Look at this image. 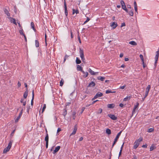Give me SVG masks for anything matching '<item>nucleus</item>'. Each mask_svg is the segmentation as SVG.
I'll return each mask as SVG.
<instances>
[{"mask_svg":"<svg viewBox=\"0 0 159 159\" xmlns=\"http://www.w3.org/2000/svg\"><path fill=\"white\" fill-rule=\"evenodd\" d=\"M143 140V138L141 137L139 138L138 139L136 140L134 143L133 148L136 149L139 146L140 143Z\"/></svg>","mask_w":159,"mask_h":159,"instance_id":"1","label":"nucleus"},{"mask_svg":"<svg viewBox=\"0 0 159 159\" xmlns=\"http://www.w3.org/2000/svg\"><path fill=\"white\" fill-rule=\"evenodd\" d=\"M13 142L12 140H10L7 147L5 148L3 150V153H5L9 151L11 147Z\"/></svg>","mask_w":159,"mask_h":159,"instance_id":"2","label":"nucleus"},{"mask_svg":"<svg viewBox=\"0 0 159 159\" xmlns=\"http://www.w3.org/2000/svg\"><path fill=\"white\" fill-rule=\"evenodd\" d=\"M103 95V94L101 92H98L97 93L96 95L94 96L93 98L92 99V100H94V99L97 98L101 97Z\"/></svg>","mask_w":159,"mask_h":159,"instance_id":"3","label":"nucleus"},{"mask_svg":"<svg viewBox=\"0 0 159 159\" xmlns=\"http://www.w3.org/2000/svg\"><path fill=\"white\" fill-rule=\"evenodd\" d=\"M23 111V109H22L20 112L19 113V116L17 117V118L16 119H15V123H17V122H18V120L21 117Z\"/></svg>","mask_w":159,"mask_h":159,"instance_id":"4","label":"nucleus"},{"mask_svg":"<svg viewBox=\"0 0 159 159\" xmlns=\"http://www.w3.org/2000/svg\"><path fill=\"white\" fill-rule=\"evenodd\" d=\"M150 88L151 86L150 85H148L146 89L145 94L144 98H145L148 96L149 92L150 89Z\"/></svg>","mask_w":159,"mask_h":159,"instance_id":"5","label":"nucleus"},{"mask_svg":"<svg viewBox=\"0 0 159 159\" xmlns=\"http://www.w3.org/2000/svg\"><path fill=\"white\" fill-rule=\"evenodd\" d=\"M64 9H65V13L66 16H67L68 15V11L67 10V8L66 7V3L65 1V0L64 2Z\"/></svg>","mask_w":159,"mask_h":159,"instance_id":"6","label":"nucleus"},{"mask_svg":"<svg viewBox=\"0 0 159 159\" xmlns=\"http://www.w3.org/2000/svg\"><path fill=\"white\" fill-rule=\"evenodd\" d=\"M139 105L138 102H137L136 103V105H135L134 107V108L132 111V115H133L135 113V110L138 108V107Z\"/></svg>","mask_w":159,"mask_h":159,"instance_id":"7","label":"nucleus"},{"mask_svg":"<svg viewBox=\"0 0 159 159\" xmlns=\"http://www.w3.org/2000/svg\"><path fill=\"white\" fill-rule=\"evenodd\" d=\"M110 26L113 29H114L117 26V23L114 22L111 24Z\"/></svg>","mask_w":159,"mask_h":159,"instance_id":"8","label":"nucleus"},{"mask_svg":"<svg viewBox=\"0 0 159 159\" xmlns=\"http://www.w3.org/2000/svg\"><path fill=\"white\" fill-rule=\"evenodd\" d=\"M80 56L81 59H83V57H84L83 50L80 48Z\"/></svg>","mask_w":159,"mask_h":159,"instance_id":"9","label":"nucleus"},{"mask_svg":"<svg viewBox=\"0 0 159 159\" xmlns=\"http://www.w3.org/2000/svg\"><path fill=\"white\" fill-rule=\"evenodd\" d=\"M89 72L92 75H97L98 72H95L93 71L91 69L89 68L88 70Z\"/></svg>","mask_w":159,"mask_h":159,"instance_id":"10","label":"nucleus"},{"mask_svg":"<svg viewBox=\"0 0 159 159\" xmlns=\"http://www.w3.org/2000/svg\"><path fill=\"white\" fill-rule=\"evenodd\" d=\"M108 116L110 118L113 120H115L117 118V117H116L114 115L108 114Z\"/></svg>","mask_w":159,"mask_h":159,"instance_id":"11","label":"nucleus"},{"mask_svg":"<svg viewBox=\"0 0 159 159\" xmlns=\"http://www.w3.org/2000/svg\"><path fill=\"white\" fill-rule=\"evenodd\" d=\"M159 55V51H157L156 52V54L155 57V63H156L157 62L158 60V57Z\"/></svg>","mask_w":159,"mask_h":159,"instance_id":"12","label":"nucleus"},{"mask_svg":"<svg viewBox=\"0 0 159 159\" xmlns=\"http://www.w3.org/2000/svg\"><path fill=\"white\" fill-rule=\"evenodd\" d=\"M60 148L61 147L60 146H58L56 147L53 152V154H55L56 153L58 152V151L60 150Z\"/></svg>","mask_w":159,"mask_h":159,"instance_id":"13","label":"nucleus"},{"mask_svg":"<svg viewBox=\"0 0 159 159\" xmlns=\"http://www.w3.org/2000/svg\"><path fill=\"white\" fill-rule=\"evenodd\" d=\"M120 3L121 5L122 8L123 9L126 8L125 3L123 1L121 0L120 2Z\"/></svg>","mask_w":159,"mask_h":159,"instance_id":"14","label":"nucleus"},{"mask_svg":"<svg viewBox=\"0 0 159 159\" xmlns=\"http://www.w3.org/2000/svg\"><path fill=\"white\" fill-rule=\"evenodd\" d=\"M77 130V127L75 125V126L74 130H73V132H72V133L70 134V136H71L75 134Z\"/></svg>","mask_w":159,"mask_h":159,"instance_id":"15","label":"nucleus"},{"mask_svg":"<svg viewBox=\"0 0 159 159\" xmlns=\"http://www.w3.org/2000/svg\"><path fill=\"white\" fill-rule=\"evenodd\" d=\"M9 18L10 20V21L11 22L13 23V24H15L16 25H17L16 20L15 19L11 18V17H9Z\"/></svg>","mask_w":159,"mask_h":159,"instance_id":"16","label":"nucleus"},{"mask_svg":"<svg viewBox=\"0 0 159 159\" xmlns=\"http://www.w3.org/2000/svg\"><path fill=\"white\" fill-rule=\"evenodd\" d=\"M20 102L23 103V105L24 106H25L26 104V100L25 99L21 98L20 101Z\"/></svg>","mask_w":159,"mask_h":159,"instance_id":"17","label":"nucleus"},{"mask_svg":"<svg viewBox=\"0 0 159 159\" xmlns=\"http://www.w3.org/2000/svg\"><path fill=\"white\" fill-rule=\"evenodd\" d=\"M82 72L84 74L83 77L86 78L88 75V73L87 72H85L84 70H82Z\"/></svg>","mask_w":159,"mask_h":159,"instance_id":"18","label":"nucleus"},{"mask_svg":"<svg viewBox=\"0 0 159 159\" xmlns=\"http://www.w3.org/2000/svg\"><path fill=\"white\" fill-rule=\"evenodd\" d=\"M122 131H120V132L117 135L116 137L115 138V139L118 141V140L119 139V138L121 133H122Z\"/></svg>","mask_w":159,"mask_h":159,"instance_id":"19","label":"nucleus"},{"mask_svg":"<svg viewBox=\"0 0 159 159\" xmlns=\"http://www.w3.org/2000/svg\"><path fill=\"white\" fill-rule=\"evenodd\" d=\"M4 11L5 13L7 15V16L9 17L10 16V14L8 12V11L6 9H4Z\"/></svg>","mask_w":159,"mask_h":159,"instance_id":"20","label":"nucleus"},{"mask_svg":"<svg viewBox=\"0 0 159 159\" xmlns=\"http://www.w3.org/2000/svg\"><path fill=\"white\" fill-rule=\"evenodd\" d=\"M28 92L27 91V89L26 91L24 92L23 95V97L25 99L27 97V96H28Z\"/></svg>","mask_w":159,"mask_h":159,"instance_id":"21","label":"nucleus"},{"mask_svg":"<svg viewBox=\"0 0 159 159\" xmlns=\"http://www.w3.org/2000/svg\"><path fill=\"white\" fill-rule=\"evenodd\" d=\"M129 43L133 46H136L137 45L136 43L134 41H131L129 42Z\"/></svg>","mask_w":159,"mask_h":159,"instance_id":"22","label":"nucleus"},{"mask_svg":"<svg viewBox=\"0 0 159 159\" xmlns=\"http://www.w3.org/2000/svg\"><path fill=\"white\" fill-rule=\"evenodd\" d=\"M115 107V105L113 104H108L107 105V107L109 108H113Z\"/></svg>","mask_w":159,"mask_h":159,"instance_id":"23","label":"nucleus"},{"mask_svg":"<svg viewBox=\"0 0 159 159\" xmlns=\"http://www.w3.org/2000/svg\"><path fill=\"white\" fill-rule=\"evenodd\" d=\"M31 28L34 31H36V30L34 28V23L33 22H31Z\"/></svg>","mask_w":159,"mask_h":159,"instance_id":"24","label":"nucleus"},{"mask_svg":"<svg viewBox=\"0 0 159 159\" xmlns=\"http://www.w3.org/2000/svg\"><path fill=\"white\" fill-rule=\"evenodd\" d=\"M133 9L132 8L131 9V10L129 11L128 13L129 14V15L131 16H133Z\"/></svg>","mask_w":159,"mask_h":159,"instance_id":"25","label":"nucleus"},{"mask_svg":"<svg viewBox=\"0 0 159 159\" xmlns=\"http://www.w3.org/2000/svg\"><path fill=\"white\" fill-rule=\"evenodd\" d=\"M48 133H47L46 135L45 138V140L46 141V143L48 142Z\"/></svg>","mask_w":159,"mask_h":159,"instance_id":"26","label":"nucleus"},{"mask_svg":"<svg viewBox=\"0 0 159 159\" xmlns=\"http://www.w3.org/2000/svg\"><path fill=\"white\" fill-rule=\"evenodd\" d=\"M76 62L77 64H79L81 63V61L78 57H77L76 60Z\"/></svg>","mask_w":159,"mask_h":159,"instance_id":"27","label":"nucleus"},{"mask_svg":"<svg viewBox=\"0 0 159 159\" xmlns=\"http://www.w3.org/2000/svg\"><path fill=\"white\" fill-rule=\"evenodd\" d=\"M95 85V83L93 82H92L89 84L88 86H92L93 87Z\"/></svg>","mask_w":159,"mask_h":159,"instance_id":"28","label":"nucleus"},{"mask_svg":"<svg viewBox=\"0 0 159 159\" xmlns=\"http://www.w3.org/2000/svg\"><path fill=\"white\" fill-rule=\"evenodd\" d=\"M106 133L108 134H111V130L109 129H107L106 130Z\"/></svg>","mask_w":159,"mask_h":159,"instance_id":"29","label":"nucleus"},{"mask_svg":"<svg viewBox=\"0 0 159 159\" xmlns=\"http://www.w3.org/2000/svg\"><path fill=\"white\" fill-rule=\"evenodd\" d=\"M35 46L36 47L38 48L39 46V43L38 40H35Z\"/></svg>","mask_w":159,"mask_h":159,"instance_id":"30","label":"nucleus"},{"mask_svg":"<svg viewBox=\"0 0 159 159\" xmlns=\"http://www.w3.org/2000/svg\"><path fill=\"white\" fill-rule=\"evenodd\" d=\"M115 91H111V90H106V94H108L110 93H115Z\"/></svg>","mask_w":159,"mask_h":159,"instance_id":"31","label":"nucleus"},{"mask_svg":"<svg viewBox=\"0 0 159 159\" xmlns=\"http://www.w3.org/2000/svg\"><path fill=\"white\" fill-rule=\"evenodd\" d=\"M77 70H78L81 71L82 70H82V68L81 66L79 65L77 66Z\"/></svg>","mask_w":159,"mask_h":159,"instance_id":"32","label":"nucleus"},{"mask_svg":"<svg viewBox=\"0 0 159 159\" xmlns=\"http://www.w3.org/2000/svg\"><path fill=\"white\" fill-rule=\"evenodd\" d=\"M98 79L102 81H103L105 79V77L102 76H99L98 77Z\"/></svg>","mask_w":159,"mask_h":159,"instance_id":"33","label":"nucleus"},{"mask_svg":"<svg viewBox=\"0 0 159 159\" xmlns=\"http://www.w3.org/2000/svg\"><path fill=\"white\" fill-rule=\"evenodd\" d=\"M64 80L62 79H61L60 83V86H62L64 84Z\"/></svg>","mask_w":159,"mask_h":159,"instance_id":"34","label":"nucleus"},{"mask_svg":"<svg viewBox=\"0 0 159 159\" xmlns=\"http://www.w3.org/2000/svg\"><path fill=\"white\" fill-rule=\"evenodd\" d=\"M21 29V30H20L19 31L20 34L21 35H25V34H24V31H23V30L22 29V28Z\"/></svg>","mask_w":159,"mask_h":159,"instance_id":"35","label":"nucleus"},{"mask_svg":"<svg viewBox=\"0 0 159 159\" xmlns=\"http://www.w3.org/2000/svg\"><path fill=\"white\" fill-rule=\"evenodd\" d=\"M139 57H140V58H141V60H142L143 63H144V59H143V55L142 54H140L139 55Z\"/></svg>","mask_w":159,"mask_h":159,"instance_id":"36","label":"nucleus"},{"mask_svg":"<svg viewBox=\"0 0 159 159\" xmlns=\"http://www.w3.org/2000/svg\"><path fill=\"white\" fill-rule=\"evenodd\" d=\"M76 13V14H77L79 13V11L78 10H75V9H73V12H72V14H74L75 13Z\"/></svg>","mask_w":159,"mask_h":159,"instance_id":"37","label":"nucleus"},{"mask_svg":"<svg viewBox=\"0 0 159 159\" xmlns=\"http://www.w3.org/2000/svg\"><path fill=\"white\" fill-rule=\"evenodd\" d=\"M46 108V105L45 104H44L42 110V113H43L44 111L45 110Z\"/></svg>","mask_w":159,"mask_h":159,"instance_id":"38","label":"nucleus"},{"mask_svg":"<svg viewBox=\"0 0 159 159\" xmlns=\"http://www.w3.org/2000/svg\"><path fill=\"white\" fill-rule=\"evenodd\" d=\"M130 98L129 96H127L124 99L123 101H126L128 99H129Z\"/></svg>","mask_w":159,"mask_h":159,"instance_id":"39","label":"nucleus"},{"mask_svg":"<svg viewBox=\"0 0 159 159\" xmlns=\"http://www.w3.org/2000/svg\"><path fill=\"white\" fill-rule=\"evenodd\" d=\"M153 131H154V129L152 128H151L149 129H148V132H151Z\"/></svg>","mask_w":159,"mask_h":159,"instance_id":"40","label":"nucleus"},{"mask_svg":"<svg viewBox=\"0 0 159 159\" xmlns=\"http://www.w3.org/2000/svg\"><path fill=\"white\" fill-rule=\"evenodd\" d=\"M102 108H99L98 109V111L97 113L98 114L101 113H102Z\"/></svg>","mask_w":159,"mask_h":159,"instance_id":"41","label":"nucleus"},{"mask_svg":"<svg viewBox=\"0 0 159 159\" xmlns=\"http://www.w3.org/2000/svg\"><path fill=\"white\" fill-rule=\"evenodd\" d=\"M90 20V19L89 17H88L87 18L86 20L84 23L83 25H84V24H85L86 23L88 22Z\"/></svg>","mask_w":159,"mask_h":159,"instance_id":"42","label":"nucleus"},{"mask_svg":"<svg viewBox=\"0 0 159 159\" xmlns=\"http://www.w3.org/2000/svg\"><path fill=\"white\" fill-rule=\"evenodd\" d=\"M117 140H115L114 139V142L113 143V144L112 146V148H113V147H114V145H115V144L117 142Z\"/></svg>","mask_w":159,"mask_h":159,"instance_id":"43","label":"nucleus"},{"mask_svg":"<svg viewBox=\"0 0 159 159\" xmlns=\"http://www.w3.org/2000/svg\"><path fill=\"white\" fill-rule=\"evenodd\" d=\"M126 85H124L123 86H120L119 88L120 89H123L125 88V87H126Z\"/></svg>","mask_w":159,"mask_h":159,"instance_id":"44","label":"nucleus"},{"mask_svg":"<svg viewBox=\"0 0 159 159\" xmlns=\"http://www.w3.org/2000/svg\"><path fill=\"white\" fill-rule=\"evenodd\" d=\"M65 111H64V112L63 113V115L64 116H66L67 114V111L66 110H65Z\"/></svg>","mask_w":159,"mask_h":159,"instance_id":"45","label":"nucleus"},{"mask_svg":"<svg viewBox=\"0 0 159 159\" xmlns=\"http://www.w3.org/2000/svg\"><path fill=\"white\" fill-rule=\"evenodd\" d=\"M132 159H137V157L135 155H134Z\"/></svg>","mask_w":159,"mask_h":159,"instance_id":"46","label":"nucleus"},{"mask_svg":"<svg viewBox=\"0 0 159 159\" xmlns=\"http://www.w3.org/2000/svg\"><path fill=\"white\" fill-rule=\"evenodd\" d=\"M85 109V107H83L82 108V109H81V113L82 114L84 111V109Z\"/></svg>","mask_w":159,"mask_h":159,"instance_id":"47","label":"nucleus"},{"mask_svg":"<svg viewBox=\"0 0 159 159\" xmlns=\"http://www.w3.org/2000/svg\"><path fill=\"white\" fill-rule=\"evenodd\" d=\"M15 131V130H14L11 133V136L12 137L14 135V133Z\"/></svg>","mask_w":159,"mask_h":159,"instance_id":"48","label":"nucleus"},{"mask_svg":"<svg viewBox=\"0 0 159 159\" xmlns=\"http://www.w3.org/2000/svg\"><path fill=\"white\" fill-rule=\"evenodd\" d=\"M150 151H152L154 149V147L153 146H151L150 148Z\"/></svg>","mask_w":159,"mask_h":159,"instance_id":"49","label":"nucleus"},{"mask_svg":"<svg viewBox=\"0 0 159 159\" xmlns=\"http://www.w3.org/2000/svg\"><path fill=\"white\" fill-rule=\"evenodd\" d=\"M32 98L33 99H34V90L32 91Z\"/></svg>","mask_w":159,"mask_h":159,"instance_id":"50","label":"nucleus"},{"mask_svg":"<svg viewBox=\"0 0 159 159\" xmlns=\"http://www.w3.org/2000/svg\"><path fill=\"white\" fill-rule=\"evenodd\" d=\"M124 143H123L122 145L121 148H120V150H121V151H122V149H123V146H124Z\"/></svg>","mask_w":159,"mask_h":159,"instance_id":"51","label":"nucleus"},{"mask_svg":"<svg viewBox=\"0 0 159 159\" xmlns=\"http://www.w3.org/2000/svg\"><path fill=\"white\" fill-rule=\"evenodd\" d=\"M98 100H96L92 102V104H94L96 102H98Z\"/></svg>","mask_w":159,"mask_h":159,"instance_id":"52","label":"nucleus"},{"mask_svg":"<svg viewBox=\"0 0 159 159\" xmlns=\"http://www.w3.org/2000/svg\"><path fill=\"white\" fill-rule=\"evenodd\" d=\"M123 10L127 12V13H128L129 12V11L126 8H125L123 9Z\"/></svg>","mask_w":159,"mask_h":159,"instance_id":"53","label":"nucleus"},{"mask_svg":"<svg viewBox=\"0 0 159 159\" xmlns=\"http://www.w3.org/2000/svg\"><path fill=\"white\" fill-rule=\"evenodd\" d=\"M134 7H137V4L135 1L134 2Z\"/></svg>","mask_w":159,"mask_h":159,"instance_id":"54","label":"nucleus"},{"mask_svg":"<svg viewBox=\"0 0 159 159\" xmlns=\"http://www.w3.org/2000/svg\"><path fill=\"white\" fill-rule=\"evenodd\" d=\"M48 142L46 143V147L47 148H48Z\"/></svg>","mask_w":159,"mask_h":159,"instance_id":"55","label":"nucleus"},{"mask_svg":"<svg viewBox=\"0 0 159 159\" xmlns=\"http://www.w3.org/2000/svg\"><path fill=\"white\" fill-rule=\"evenodd\" d=\"M78 38L79 39V43H81V41L80 40V36H78Z\"/></svg>","mask_w":159,"mask_h":159,"instance_id":"56","label":"nucleus"},{"mask_svg":"<svg viewBox=\"0 0 159 159\" xmlns=\"http://www.w3.org/2000/svg\"><path fill=\"white\" fill-rule=\"evenodd\" d=\"M134 10L135 11L138 13L137 12V7H134Z\"/></svg>","mask_w":159,"mask_h":159,"instance_id":"57","label":"nucleus"},{"mask_svg":"<svg viewBox=\"0 0 159 159\" xmlns=\"http://www.w3.org/2000/svg\"><path fill=\"white\" fill-rule=\"evenodd\" d=\"M34 99H33V98H32V100H31V105H33V100H34Z\"/></svg>","mask_w":159,"mask_h":159,"instance_id":"58","label":"nucleus"},{"mask_svg":"<svg viewBox=\"0 0 159 159\" xmlns=\"http://www.w3.org/2000/svg\"><path fill=\"white\" fill-rule=\"evenodd\" d=\"M123 106H124V105L122 103H120V104L119 106L120 107H123Z\"/></svg>","mask_w":159,"mask_h":159,"instance_id":"59","label":"nucleus"},{"mask_svg":"<svg viewBox=\"0 0 159 159\" xmlns=\"http://www.w3.org/2000/svg\"><path fill=\"white\" fill-rule=\"evenodd\" d=\"M18 24L19 26V27H20V28H22V27H21V25L20 24V22H18Z\"/></svg>","mask_w":159,"mask_h":159,"instance_id":"60","label":"nucleus"},{"mask_svg":"<svg viewBox=\"0 0 159 159\" xmlns=\"http://www.w3.org/2000/svg\"><path fill=\"white\" fill-rule=\"evenodd\" d=\"M21 86V84L20 83V82H18V86L19 87H20Z\"/></svg>","mask_w":159,"mask_h":159,"instance_id":"61","label":"nucleus"},{"mask_svg":"<svg viewBox=\"0 0 159 159\" xmlns=\"http://www.w3.org/2000/svg\"><path fill=\"white\" fill-rule=\"evenodd\" d=\"M123 53H120V57H123Z\"/></svg>","mask_w":159,"mask_h":159,"instance_id":"62","label":"nucleus"},{"mask_svg":"<svg viewBox=\"0 0 159 159\" xmlns=\"http://www.w3.org/2000/svg\"><path fill=\"white\" fill-rule=\"evenodd\" d=\"M61 130V129L60 128H58L57 130V132H59Z\"/></svg>","mask_w":159,"mask_h":159,"instance_id":"63","label":"nucleus"},{"mask_svg":"<svg viewBox=\"0 0 159 159\" xmlns=\"http://www.w3.org/2000/svg\"><path fill=\"white\" fill-rule=\"evenodd\" d=\"M142 147L143 148H146L147 147V145H143L142 146Z\"/></svg>","mask_w":159,"mask_h":159,"instance_id":"64","label":"nucleus"}]
</instances>
